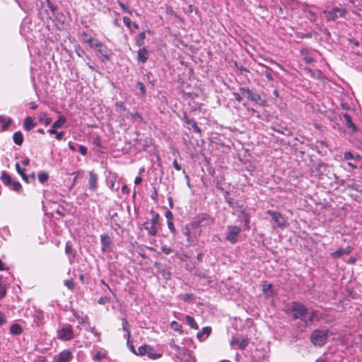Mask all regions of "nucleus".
<instances>
[{
    "label": "nucleus",
    "instance_id": "c03bdc74",
    "mask_svg": "<svg viewBox=\"0 0 362 362\" xmlns=\"http://www.w3.org/2000/svg\"><path fill=\"white\" fill-rule=\"evenodd\" d=\"M119 6L121 7V8L126 13H128L129 14H132V11L127 6H125L124 4H123L122 1H117Z\"/></svg>",
    "mask_w": 362,
    "mask_h": 362
},
{
    "label": "nucleus",
    "instance_id": "a878e982",
    "mask_svg": "<svg viewBox=\"0 0 362 362\" xmlns=\"http://www.w3.org/2000/svg\"><path fill=\"white\" fill-rule=\"evenodd\" d=\"M148 52L145 48H141L139 49L137 56V59L139 61L141 62H145L146 60L148 59Z\"/></svg>",
    "mask_w": 362,
    "mask_h": 362
},
{
    "label": "nucleus",
    "instance_id": "f03ea898",
    "mask_svg": "<svg viewBox=\"0 0 362 362\" xmlns=\"http://www.w3.org/2000/svg\"><path fill=\"white\" fill-rule=\"evenodd\" d=\"M287 308L293 312L294 319H300L303 321L308 313V310L303 304L296 301L291 302L288 304L287 305Z\"/></svg>",
    "mask_w": 362,
    "mask_h": 362
},
{
    "label": "nucleus",
    "instance_id": "6ab92c4d",
    "mask_svg": "<svg viewBox=\"0 0 362 362\" xmlns=\"http://www.w3.org/2000/svg\"><path fill=\"white\" fill-rule=\"evenodd\" d=\"M33 322L37 325H40L43 319H44V315H43V313L41 311V310H35L33 315Z\"/></svg>",
    "mask_w": 362,
    "mask_h": 362
},
{
    "label": "nucleus",
    "instance_id": "e2e57ef3",
    "mask_svg": "<svg viewBox=\"0 0 362 362\" xmlns=\"http://www.w3.org/2000/svg\"><path fill=\"white\" fill-rule=\"evenodd\" d=\"M233 96H234L235 99L236 100H238V102H240L243 100V98L240 95V94H239L238 93H233Z\"/></svg>",
    "mask_w": 362,
    "mask_h": 362
},
{
    "label": "nucleus",
    "instance_id": "13d9d810",
    "mask_svg": "<svg viewBox=\"0 0 362 362\" xmlns=\"http://www.w3.org/2000/svg\"><path fill=\"white\" fill-rule=\"evenodd\" d=\"M68 146L71 151H72L74 152H75L76 151V146H77L76 144H74L72 142L69 141L68 144Z\"/></svg>",
    "mask_w": 362,
    "mask_h": 362
},
{
    "label": "nucleus",
    "instance_id": "09e8293b",
    "mask_svg": "<svg viewBox=\"0 0 362 362\" xmlns=\"http://www.w3.org/2000/svg\"><path fill=\"white\" fill-rule=\"evenodd\" d=\"M78 151L83 156H86L88 153V149L85 146L83 145H78Z\"/></svg>",
    "mask_w": 362,
    "mask_h": 362
},
{
    "label": "nucleus",
    "instance_id": "37998d69",
    "mask_svg": "<svg viewBox=\"0 0 362 362\" xmlns=\"http://www.w3.org/2000/svg\"><path fill=\"white\" fill-rule=\"evenodd\" d=\"M136 87L139 89L140 90V95L141 96H144L145 94H146V90H145V87H144V85L141 83V82H138L136 83Z\"/></svg>",
    "mask_w": 362,
    "mask_h": 362
},
{
    "label": "nucleus",
    "instance_id": "39448f33",
    "mask_svg": "<svg viewBox=\"0 0 362 362\" xmlns=\"http://www.w3.org/2000/svg\"><path fill=\"white\" fill-rule=\"evenodd\" d=\"M267 214L272 217V219L274 221V223L272 224L273 228H279L281 229H284L286 228L287 222L281 213L272 210H267Z\"/></svg>",
    "mask_w": 362,
    "mask_h": 362
},
{
    "label": "nucleus",
    "instance_id": "412c9836",
    "mask_svg": "<svg viewBox=\"0 0 362 362\" xmlns=\"http://www.w3.org/2000/svg\"><path fill=\"white\" fill-rule=\"evenodd\" d=\"M184 119L185 123L188 125H190L196 133H201V129L198 127L196 122L193 119H190L187 116H185Z\"/></svg>",
    "mask_w": 362,
    "mask_h": 362
},
{
    "label": "nucleus",
    "instance_id": "5fc2aeb1",
    "mask_svg": "<svg viewBox=\"0 0 362 362\" xmlns=\"http://www.w3.org/2000/svg\"><path fill=\"white\" fill-rule=\"evenodd\" d=\"M168 228L173 233H175V228L173 222V220L168 221Z\"/></svg>",
    "mask_w": 362,
    "mask_h": 362
},
{
    "label": "nucleus",
    "instance_id": "774afa93",
    "mask_svg": "<svg viewBox=\"0 0 362 362\" xmlns=\"http://www.w3.org/2000/svg\"><path fill=\"white\" fill-rule=\"evenodd\" d=\"M34 362H47L46 358L43 356L39 357L37 360H35Z\"/></svg>",
    "mask_w": 362,
    "mask_h": 362
},
{
    "label": "nucleus",
    "instance_id": "49530a36",
    "mask_svg": "<svg viewBox=\"0 0 362 362\" xmlns=\"http://www.w3.org/2000/svg\"><path fill=\"white\" fill-rule=\"evenodd\" d=\"M6 293V288L4 284L0 282V298H3Z\"/></svg>",
    "mask_w": 362,
    "mask_h": 362
},
{
    "label": "nucleus",
    "instance_id": "58836bf2",
    "mask_svg": "<svg viewBox=\"0 0 362 362\" xmlns=\"http://www.w3.org/2000/svg\"><path fill=\"white\" fill-rule=\"evenodd\" d=\"M127 117H129L131 119H132L134 121H137L139 122H141V120H142V117L138 112H134V113L129 112Z\"/></svg>",
    "mask_w": 362,
    "mask_h": 362
},
{
    "label": "nucleus",
    "instance_id": "4c0bfd02",
    "mask_svg": "<svg viewBox=\"0 0 362 362\" xmlns=\"http://www.w3.org/2000/svg\"><path fill=\"white\" fill-rule=\"evenodd\" d=\"M211 332V329L209 327H205L202 329V332H199L197 334V338L202 339L204 334L209 336Z\"/></svg>",
    "mask_w": 362,
    "mask_h": 362
},
{
    "label": "nucleus",
    "instance_id": "393cba45",
    "mask_svg": "<svg viewBox=\"0 0 362 362\" xmlns=\"http://www.w3.org/2000/svg\"><path fill=\"white\" fill-rule=\"evenodd\" d=\"M1 182L4 185H5L6 187H9L11 184V182L13 181L11 177L6 172H3L1 173V177H0Z\"/></svg>",
    "mask_w": 362,
    "mask_h": 362
},
{
    "label": "nucleus",
    "instance_id": "8fccbe9b",
    "mask_svg": "<svg viewBox=\"0 0 362 362\" xmlns=\"http://www.w3.org/2000/svg\"><path fill=\"white\" fill-rule=\"evenodd\" d=\"M6 317L5 314L0 311V327L6 323Z\"/></svg>",
    "mask_w": 362,
    "mask_h": 362
},
{
    "label": "nucleus",
    "instance_id": "a19ab883",
    "mask_svg": "<svg viewBox=\"0 0 362 362\" xmlns=\"http://www.w3.org/2000/svg\"><path fill=\"white\" fill-rule=\"evenodd\" d=\"M97 41H99L97 39H93L91 37H87V38H85L84 39V42L86 43H87L88 45V46L92 48V49H94L95 48V44Z\"/></svg>",
    "mask_w": 362,
    "mask_h": 362
},
{
    "label": "nucleus",
    "instance_id": "de8ad7c7",
    "mask_svg": "<svg viewBox=\"0 0 362 362\" xmlns=\"http://www.w3.org/2000/svg\"><path fill=\"white\" fill-rule=\"evenodd\" d=\"M28 4H30V1L34 2L36 4V6L37 8L41 9L43 6V2L40 0H28Z\"/></svg>",
    "mask_w": 362,
    "mask_h": 362
},
{
    "label": "nucleus",
    "instance_id": "423d86ee",
    "mask_svg": "<svg viewBox=\"0 0 362 362\" xmlns=\"http://www.w3.org/2000/svg\"><path fill=\"white\" fill-rule=\"evenodd\" d=\"M310 340L315 346H322L327 340V331L315 330L311 334Z\"/></svg>",
    "mask_w": 362,
    "mask_h": 362
},
{
    "label": "nucleus",
    "instance_id": "4be33fe9",
    "mask_svg": "<svg viewBox=\"0 0 362 362\" xmlns=\"http://www.w3.org/2000/svg\"><path fill=\"white\" fill-rule=\"evenodd\" d=\"M344 118L346 122V126L347 128L351 129L353 132H356L357 128L356 125L354 124L351 119V117L346 113L344 115Z\"/></svg>",
    "mask_w": 362,
    "mask_h": 362
},
{
    "label": "nucleus",
    "instance_id": "f257e3e1",
    "mask_svg": "<svg viewBox=\"0 0 362 362\" xmlns=\"http://www.w3.org/2000/svg\"><path fill=\"white\" fill-rule=\"evenodd\" d=\"M170 346L171 352L180 362H196L195 358L192 355L191 352L188 349L176 344L175 339L170 341Z\"/></svg>",
    "mask_w": 362,
    "mask_h": 362
},
{
    "label": "nucleus",
    "instance_id": "e433bc0d",
    "mask_svg": "<svg viewBox=\"0 0 362 362\" xmlns=\"http://www.w3.org/2000/svg\"><path fill=\"white\" fill-rule=\"evenodd\" d=\"M344 157V159H346V160L353 159L354 160H357L361 158L360 155L357 154V155L354 156L350 151L345 152Z\"/></svg>",
    "mask_w": 362,
    "mask_h": 362
},
{
    "label": "nucleus",
    "instance_id": "3c124183",
    "mask_svg": "<svg viewBox=\"0 0 362 362\" xmlns=\"http://www.w3.org/2000/svg\"><path fill=\"white\" fill-rule=\"evenodd\" d=\"M64 285L70 290L74 288V283L73 281L66 280L64 281Z\"/></svg>",
    "mask_w": 362,
    "mask_h": 362
},
{
    "label": "nucleus",
    "instance_id": "c756f323",
    "mask_svg": "<svg viewBox=\"0 0 362 362\" xmlns=\"http://www.w3.org/2000/svg\"><path fill=\"white\" fill-rule=\"evenodd\" d=\"M66 117L61 115L58 117L57 120H56L52 124V127L53 128H62L64 126V124L66 123Z\"/></svg>",
    "mask_w": 362,
    "mask_h": 362
},
{
    "label": "nucleus",
    "instance_id": "1a4fd4ad",
    "mask_svg": "<svg viewBox=\"0 0 362 362\" xmlns=\"http://www.w3.org/2000/svg\"><path fill=\"white\" fill-rule=\"evenodd\" d=\"M324 13L326 15L327 21H334L338 18V16L344 17L346 10L335 7L330 11H324Z\"/></svg>",
    "mask_w": 362,
    "mask_h": 362
},
{
    "label": "nucleus",
    "instance_id": "bb28decb",
    "mask_svg": "<svg viewBox=\"0 0 362 362\" xmlns=\"http://www.w3.org/2000/svg\"><path fill=\"white\" fill-rule=\"evenodd\" d=\"M91 355L94 361H99L101 359L106 358V353L103 351H97L95 353L93 351Z\"/></svg>",
    "mask_w": 362,
    "mask_h": 362
},
{
    "label": "nucleus",
    "instance_id": "b1692460",
    "mask_svg": "<svg viewBox=\"0 0 362 362\" xmlns=\"http://www.w3.org/2000/svg\"><path fill=\"white\" fill-rule=\"evenodd\" d=\"M10 333L13 335H21L23 333V328L18 324H13L10 327Z\"/></svg>",
    "mask_w": 362,
    "mask_h": 362
},
{
    "label": "nucleus",
    "instance_id": "dca6fc26",
    "mask_svg": "<svg viewBox=\"0 0 362 362\" xmlns=\"http://www.w3.org/2000/svg\"><path fill=\"white\" fill-rule=\"evenodd\" d=\"M317 315L315 310L308 311L306 317L304 318L303 322L305 325H309L315 320H317Z\"/></svg>",
    "mask_w": 362,
    "mask_h": 362
},
{
    "label": "nucleus",
    "instance_id": "473e14b6",
    "mask_svg": "<svg viewBox=\"0 0 362 362\" xmlns=\"http://www.w3.org/2000/svg\"><path fill=\"white\" fill-rule=\"evenodd\" d=\"M49 179V175L47 173L44 171H40L38 173V180L40 183L43 184L46 182Z\"/></svg>",
    "mask_w": 362,
    "mask_h": 362
},
{
    "label": "nucleus",
    "instance_id": "69168bd1",
    "mask_svg": "<svg viewBox=\"0 0 362 362\" xmlns=\"http://www.w3.org/2000/svg\"><path fill=\"white\" fill-rule=\"evenodd\" d=\"M122 192L124 193V194H128L129 193V188L127 187V185H124L122 187Z\"/></svg>",
    "mask_w": 362,
    "mask_h": 362
},
{
    "label": "nucleus",
    "instance_id": "6e6d98bb",
    "mask_svg": "<svg viewBox=\"0 0 362 362\" xmlns=\"http://www.w3.org/2000/svg\"><path fill=\"white\" fill-rule=\"evenodd\" d=\"M116 106L121 110V111H125L126 107L124 106V103L122 102H117Z\"/></svg>",
    "mask_w": 362,
    "mask_h": 362
},
{
    "label": "nucleus",
    "instance_id": "603ef678",
    "mask_svg": "<svg viewBox=\"0 0 362 362\" xmlns=\"http://www.w3.org/2000/svg\"><path fill=\"white\" fill-rule=\"evenodd\" d=\"M65 252L67 255H70L73 252V248L69 243H66V244Z\"/></svg>",
    "mask_w": 362,
    "mask_h": 362
},
{
    "label": "nucleus",
    "instance_id": "6e6552de",
    "mask_svg": "<svg viewBox=\"0 0 362 362\" xmlns=\"http://www.w3.org/2000/svg\"><path fill=\"white\" fill-rule=\"evenodd\" d=\"M228 233L226 239L232 244H235L238 241V236L241 232V229L237 226H228Z\"/></svg>",
    "mask_w": 362,
    "mask_h": 362
},
{
    "label": "nucleus",
    "instance_id": "4d7b16f0",
    "mask_svg": "<svg viewBox=\"0 0 362 362\" xmlns=\"http://www.w3.org/2000/svg\"><path fill=\"white\" fill-rule=\"evenodd\" d=\"M108 302V298L107 297H101L98 300V303L100 305H104Z\"/></svg>",
    "mask_w": 362,
    "mask_h": 362
},
{
    "label": "nucleus",
    "instance_id": "680f3d73",
    "mask_svg": "<svg viewBox=\"0 0 362 362\" xmlns=\"http://www.w3.org/2000/svg\"><path fill=\"white\" fill-rule=\"evenodd\" d=\"M264 75H265L266 78H267V80H269V81H273L272 75V74H271L269 71H266L264 72Z\"/></svg>",
    "mask_w": 362,
    "mask_h": 362
},
{
    "label": "nucleus",
    "instance_id": "ea45409f",
    "mask_svg": "<svg viewBox=\"0 0 362 362\" xmlns=\"http://www.w3.org/2000/svg\"><path fill=\"white\" fill-rule=\"evenodd\" d=\"M8 187L16 192H18L21 189V185L19 182L13 180Z\"/></svg>",
    "mask_w": 362,
    "mask_h": 362
},
{
    "label": "nucleus",
    "instance_id": "0e129e2a",
    "mask_svg": "<svg viewBox=\"0 0 362 362\" xmlns=\"http://www.w3.org/2000/svg\"><path fill=\"white\" fill-rule=\"evenodd\" d=\"M173 214L171 211H168L166 213H165V217L167 218L168 221H170V220H173Z\"/></svg>",
    "mask_w": 362,
    "mask_h": 362
},
{
    "label": "nucleus",
    "instance_id": "2eb2a0df",
    "mask_svg": "<svg viewBox=\"0 0 362 362\" xmlns=\"http://www.w3.org/2000/svg\"><path fill=\"white\" fill-rule=\"evenodd\" d=\"M262 291L266 298L271 297L274 293L272 285L267 282H264L262 284Z\"/></svg>",
    "mask_w": 362,
    "mask_h": 362
},
{
    "label": "nucleus",
    "instance_id": "7ed1b4c3",
    "mask_svg": "<svg viewBox=\"0 0 362 362\" xmlns=\"http://www.w3.org/2000/svg\"><path fill=\"white\" fill-rule=\"evenodd\" d=\"M57 337L64 341H70L75 337L73 327L69 324H63L57 331Z\"/></svg>",
    "mask_w": 362,
    "mask_h": 362
},
{
    "label": "nucleus",
    "instance_id": "c85d7f7f",
    "mask_svg": "<svg viewBox=\"0 0 362 362\" xmlns=\"http://www.w3.org/2000/svg\"><path fill=\"white\" fill-rule=\"evenodd\" d=\"M13 141L16 145L21 146L23 142V136L21 132H16L13 135Z\"/></svg>",
    "mask_w": 362,
    "mask_h": 362
},
{
    "label": "nucleus",
    "instance_id": "79ce46f5",
    "mask_svg": "<svg viewBox=\"0 0 362 362\" xmlns=\"http://www.w3.org/2000/svg\"><path fill=\"white\" fill-rule=\"evenodd\" d=\"M149 358L156 359L158 357V354L153 352V348L150 346V350L146 354Z\"/></svg>",
    "mask_w": 362,
    "mask_h": 362
},
{
    "label": "nucleus",
    "instance_id": "4468645a",
    "mask_svg": "<svg viewBox=\"0 0 362 362\" xmlns=\"http://www.w3.org/2000/svg\"><path fill=\"white\" fill-rule=\"evenodd\" d=\"M100 241H101V244H102V248H101L102 251L104 252L108 251L107 247H109V245L111 243V239H110V236L107 234L101 235Z\"/></svg>",
    "mask_w": 362,
    "mask_h": 362
},
{
    "label": "nucleus",
    "instance_id": "c9c22d12",
    "mask_svg": "<svg viewBox=\"0 0 362 362\" xmlns=\"http://www.w3.org/2000/svg\"><path fill=\"white\" fill-rule=\"evenodd\" d=\"M150 350L149 345H144L139 347L138 351H136V355L144 356L146 352Z\"/></svg>",
    "mask_w": 362,
    "mask_h": 362
},
{
    "label": "nucleus",
    "instance_id": "9b49d317",
    "mask_svg": "<svg viewBox=\"0 0 362 362\" xmlns=\"http://www.w3.org/2000/svg\"><path fill=\"white\" fill-rule=\"evenodd\" d=\"M248 344L247 339H239L236 337H233L230 340V345L234 347H238L240 349H244Z\"/></svg>",
    "mask_w": 362,
    "mask_h": 362
},
{
    "label": "nucleus",
    "instance_id": "f704fd0d",
    "mask_svg": "<svg viewBox=\"0 0 362 362\" xmlns=\"http://www.w3.org/2000/svg\"><path fill=\"white\" fill-rule=\"evenodd\" d=\"M186 321H187V323L190 326L191 328L194 329H198V325L192 317H191L189 315H187Z\"/></svg>",
    "mask_w": 362,
    "mask_h": 362
},
{
    "label": "nucleus",
    "instance_id": "0eeeda50",
    "mask_svg": "<svg viewBox=\"0 0 362 362\" xmlns=\"http://www.w3.org/2000/svg\"><path fill=\"white\" fill-rule=\"evenodd\" d=\"M95 45V52L98 54V56L103 57L101 60L103 62L104 60H110L111 56V50L107 48L106 45L102 43L100 41H97Z\"/></svg>",
    "mask_w": 362,
    "mask_h": 362
},
{
    "label": "nucleus",
    "instance_id": "ddd939ff",
    "mask_svg": "<svg viewBox=\"0 0 362 362\" xmlns=\"http://www.w3.org/2000/svg\"><path fill=\"white\" fill-rule=\"evenodd\" d=\"M89 189L94 192L98 187V175L94 171L89 172Z\"/></svg>",
    "mask_w": 362,
    "mask_h": 362
},
{
    "label": "nucleus",
    "instance_id": "a211bd4d",
    "mask_svg": "<svg viewBox=\"0 0 362 362\" xmlns=\"http://www.w3.org/2000/svg\"><path fill=\"white\" fill-rule=\"evenodd\" d=\"M37 118L40 122H42L47 126L50 124L52 121V118L48 117L47 113L45 112L39 113Z\"/></svg>",
    "mask_w": 362,
    "mask_h": 362
},
{
    "label": "nucleus",
    "instance_id": "a18cd8bd",
    "mask_svg": "<svg viewBox=\"0 0 362 362\" xmlns=\"http://www.w3.org/2000/svg\"><path fill=\"white\" fill-rule=\"evenodd\" d=\"M171 327L175 331H182V326L175 321L171 322Z\"/></svg>",
    "mask_w": 362,
    "mask_h": 362
},
{
    "label": "nucleus",
    "instance_id": "052dcab7",
    "mask_svg": "<svg viewBox=\"0 0 362 362\" xmlns=\"http://www.w3.org/2000/svg\"><path fill=\"white\" fill-rule=\"evenodd\" d=\"M64 132H57V133L55 134L56 139H57L59 141L62 140L64 136Z\"/></svg>",
    "mask_w": 362,
    "mask_h": 362
},
{
    "label": "nucleus",
    "instance_id": "7c9ffc66",
    "mask_svg": "<svg viewBox=\"0 0 362 362\" xmlns=\"http://www.w3.org/2000/svg\"><path fill=\"white\" fill-rule=\"evenodd\" d=\"M16 169L18 173L22 177L23 180L28 183V177L25 174V169L22 168L18 163L16 164Z\"/></svg>",
    "mask_w": 362,
    "mask_h": 362
},
{
    "label": "nucleus",
    "instance_id": "cd10ccee",
    "mask_svg": "<svg viewBox=\"0 0 362 362\" xmlns=\"http://www.w3.org/2000/svg\"><path fill=\"white\" fill-rule=\"evenodd\" d=\"M122 329L126 332V334H124V338L127 339H129L131 334H130V329H129V324L128 321L126 319H122Z\"/></svg>",
    "mask_w": 362,
    "mask_h": 362
},
{
    "label": "nucleus",
    "instance_id": "bf43d9fd",
    "mask_svg": "<svg viewBox=\"0 0 362 362\" xmlns=\"http://www.w3.org/2000/svg\"><path fill=\"white\" fill-rule=\"evenodd\" d=\"M127 346L129 349L131 350V351H132L135 354H136V351L135 350L132 343L129 341V339H127Z\"/></svg>",
    "mask_w": 362,
    "mask_h": 362
},
{
    "label": "nucleus",
    "instance_id": "338daca9",
    "mask_svg": "<svg viewBox=\"0 0 362 362\" xmlns=\"http://www.w3.org/2000/svg\"><path fill=\"white\" fill-rule=\"evenodd\" d=\"M173 167L175 168V170H181V166L178 164V163L177 162L176 160H175L173 161Z\"/></svg>",
    "mask_w": 362,
    "mask_h": 362
},
{
    "label": "nucleus",
    "instance_id": "72a5a7b5",
    "mask_svg": "<svg viewBox=\"0 0 362 362\" xmlns=\"http://www.w3.org/2000/svg\"><path fill=\"white\" fill-rule=\"evenodd\" d=\"M146 38V34L144 32L141 33L136 38V44L138 47H141L144 45V40Z\"/></svg>",
    "mask_w": 362,
    "mask_h": 362
},
{
    "label": "nucleus",
    "instance_id": "5701e85b",
    "mask_svg": "<svg viewBox=\"0 0 362 362\" xmlns=\"http://www.w3.org/2000/svg\"><path fill=\"white\" fill-rule=\"evenodd\" d=\"M35 126V124L33 122L32 117H25L24 122H23V128L25 130L28 132V131L31 130L33 128H34Z\"/></svg>",
    "mask_w": 362,
    "mask_h": 362
},
{
    "label": "nucleus",
    "instance_id": "864d4df0",
    "mask_svg": "<svg viewBox=\"0 0 362 362\" xmlns=\"http://www.w3.org/2000/svg\"><path fill=\"white\" fill-rule=\"evenodd\" d=\"M76 51V54L79 57H82L83 54H85V52L84 50L81 48L80 47H77L75 49Z\"/></svg>",
    "mask_w": 362,
    "mask_h": 362
},
{
    "label": "nucleus",
    "instance_id": "f3484780",
    "mask_svg": "<svg viewBox=\"0 0 362 362\" xmlns=\"http://www.w3.org/2000/svg\"><path fill=\"white\" fill-rule=\"evenodd\" d=\"M11 123L10 118L0 116V132L6 131Z\"/></svg>",
    "mask_w": 362,
    "mask_h": 362
},
{
    "label": "nucleus",
    "instance_id": "2f4dec72",
    "mask_svg": "<svg viewBox=\"0 0 362 362\" xmlns=\"http://www.w3.org/2000/svg\"><path fill=\"white\" fill-rule=\"evenodd\" d=\"M123 22L129 29H131L132 28H134L135 29L138 28L137 24L136 23H132L130 18L127 16L123 17Z\"/></svg>",
    "mask_w": 362,
    "mask_h": 362
},
{
    "label": "nucleus",
    "instance_id": "9d476101",
    "mask_svg": "<svg viewBox=\"0 0 362 362\" xmlns=\"http://www.w3.org/2000/svg\"><path fill=\"white\" fill-rule=\"evenodd\" d=\"M72 358V351L69 349H64L54 356L53 362H70Z\"/></svg>",
    "mask_w": 362,
    "mask_h": 362
},
{
    "label": "nucleus",
    "instance_id": "aec40b11",
    "mask_svg": "<svg viewBox=\"0 0 362 362\" xmlns=\"http://www.w3.org/2000/svg\"><path fill=\"white\" fill-rule=\"evenodd\" d=\"M157 218H158V214H156L153 216L150 228L146 227V228L148 230L149 234L152 235H155L157 232Z\"/></svg>",
    "mask_w": 362,
    "mask_h": 362
},
{
    "label": "nucleus",
    "instance_id": "f8f14e48",
    "mask_svg": "<svg viewBox=\"0 0 362 362\" xmlns=\"http://www.w3.org/2000/svg\"><path fill=\"white\" fill-rule=\"evenodd\" d=\"M353 250L352 247L348 245L345 248H339L332 254L334 259H339L344 255H349Z\"/></svg>",
    "mask_w": 362,
    "mask_h": 362
},
{
    "label": "nucleus",
    "instance_id": "20e7f679",
    "mask_svg": "<svg viewBox=\"0 0 362 362\" xmlns=\"http://www.w3.org/2000/svg\"><path fill=\"white\" fill-rule=\"evenodd\" d=\"M239 90L241 95L248 100L255 102L262 107L266 105V100L262 99L259 95L252 93L248 88L240 87Z\"/></svg>",
    "mask_w": 362,
    "mask_h": 362
}]
</instances>
